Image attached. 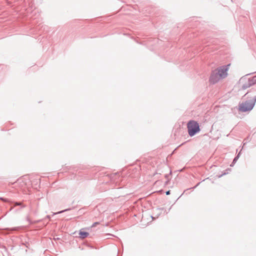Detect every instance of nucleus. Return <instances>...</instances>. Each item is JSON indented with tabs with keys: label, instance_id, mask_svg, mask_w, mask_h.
I'll use <instances>...</instances> for the list:
<instances>
[{
	"label": "nucleus",
	"instance_id": "11",
	"mask_svg": "<svg viewBox=\"0 0 256 256\" xmlns=\"http://www.w3.org/2000/svg\"><path fill=\"white\" fill-rule=\"evenodd\" d=\"M100 224V222H95L94 223L92 224V227H94L96 226V225L98 224Z\"/></svg>",
	"mask_w": 256,
	"mask_h": 256
},
{
	"label": "nucleus",
	"instance_id": "7",
	"mask_svg": "<svg viewBox=\"0 0 256 256\" xmlns=\"http://www.w3.org/2000/svg\"><path fill=\"white\" fill-rule=\"evenodd\" d=\"M238 158H234V159L233 160V161L232 162V164H230V166H233L234 165V164L236 162V161L238 160Z\"/></svg>",
	"mask_w": 256,
	"mask_h": 256
},
{
	"label": "nucleus",
	"instance_id": "18",
	"mask_svg": "<svg viewBox=\"0 0 256 256\" xmlns=\"http://www.w3.org/2000/svg\"><path fill=\"white\" fill-rule=\"evenodd\" d=\"M14 230H17V228H13Z\"/></svg>",
	"mask_w": 256,
	"mask_h": 256
},
{
	"label": "nucleus",
	"instance_id": "3",
	"mask_svg": "<svg viewBox=\"0 0 256 256\" xmlns=\"http://www.w3.org/2000/svg\"><path fill=\"white\" fill-rule=\"evenodd\" d=\"M188 134L192 136L198 132L200 130L198 123L193 120H190L187 124Z\"/></svg>",
	"mask_w": 256,
	"mask_h": 256
},
{
	"label": "nucleus",
	"instance_id": "12",
	"mask_svg": "<svg viewBox=\"0 0 256 256\" xmlns=\"http://www.w3.org/2000/svg\"><path fill=\"white\" fill-rule=\"evenodd\" d=\"M252 82H254V84H256V76L253 78L252 79Z\"/></svg>",
	"mask_w": 256,
	"mask_h": 256
},
{
	"label": "nucleus",
	"instance_id": "1",
	"mask_svg": "<svg viewBox=\"0 0 256 256\" xmlns=\"http://www.w3.org/2000/svg\"><path fill=\"white\" fill-rule=\"evenodd\" d=\"M254 91L248 92L245 94L247 100H243L238 104V110L242 112L250 111L254 107L256 102V94H254Z\"/></svg>",
	"mask_w": 256,
	"mask_h": 256
},
{
	"label": "nucleus",
	"instance_id": "13",
	"mask_svg": "<svg viewBox=\"0 0 256 256\" xmlns=\"http://www.w3.org/2000/svg\"><path fill=\"white\" fill-rule=\"evenodd\" d=\"M0 200H2L5 202H8V200L7 199V198H0Z\"/></svg>",
	"mask_w": 256,
	"mask_h": 256
},
{
	"label": "nucleus",
	"instance_id": "6",
	"mask_svg": "<svg viewBox=\"0 0 256 256\" xmlns=\"http://www.w3.org/2000/svg\"><path fill=\"white\" fill-rule=\"evenodd\" d=\"M14 206H21L22 208H24L26 207V206L23 205L22 202H14Z\"/></svg>",
	"mask_w": 256,
	"mask_h": 256
},
{
	"label": "nucleus",
	"instance_id": "19",
	"mask_svg": "<svg viewBox=\"0 0 256 256\" xmlns=\"http://www.w3.org/2000/svg\"><path fill=\"white\" fill-rule=\"evenodd\" d=\"M160 210H164V208H159Z\"/></svg>",
	"mask_w": 256,
	"mask_h": 256
},
{
	"label": "nucleus",
	"instance_id": "2",
	"mask_svg": "<svg viewBox=\"0 0 256 256\" xmlns=\"http://www.w3.org/2000/svg\"><path fill=\"white\" fill-rule=\"evenodd\" d=\"M229 66L230 64L221 66L212 70L210 78V82L214 84L220 80L225 78L228 75L227 72Z\"/></svg>",
	"mask_w": 256,
	"mask_h": 256
},
{
	"label": "nucleus",
	"instance_id": "14",
	"mask_svg": "<svg viewBox=\"0 0 256 256\" xmlns=\"http://www.w3.org/2000/svg\"><path fill=\"white\" fill-rule=\"evenodd\" d=\"M240 152H239L238 154H237V156L235 158H237L238 159V158L240 156Z\"/></svg>",
	"mask_w": 256,
	"mask_h": 256
},
{
	"label": "nucleus",
	"instance_id": "5",
	"mask_svg": "<svg viewBox=\"0 0 256 256\" xmlns=\"http://www.w3.org/2000/svg\"><path fill=\"white\" fill-rule=\"evenodd\" d=\"M80 238H84L88 236L89 235L88 232L80 230L79 232Z\"/></svg>",
	"mask_w": 256,
	"mask_h": 256
},
{
	"label": "nucleus",
	"instance_id": "15",
	"mask_svg": "<svg viewBox=\"0 0 256 256\" xmlns=\"http://www.w3.org/2000/svg\"><path fill=\"white\" fill-rule=\"evenodd\" d=\"M166 195H169L170 194V190H168L166 192Z\"/></svg>",
	"mask_w": 256,
	"mask_h": 256
},
{
	"label": "nucleus",
	"instance_id": "4",
	"mask_svg": "<svg viewBox=\"0 0 256 256\" xmlns=\"http://www.w3.org/2000/svg\"><path fill=\"white\" fill-rule=\"evenodd\" d=\"M253 84L254 82H252V79H249L242 86V88L243 90H246Z\"/></svg>",
	"mask_w": 256,
	"mask_h": 256
},
{
	"label": "nucleus",
	"instance_id": "9",
	"mask_svg": "<svg viewBox=\"0 0 256 256\" xmlns=\"http://www.w3.org/2000/svg\"><path fill=\"white\" fill-rule=\"evenodd\" d=\"M171 174V172H170V174H166L165 175L166 178L168 180V181L166 182V184H167L169 180V177L170 174Z\"/></svg>",
	"mask_w": 256,
	"mask_h": 256
},
{
	"label": "nucleus",
	"instance_id": "10",
	"mask_svg": "<svg viewBox=\"0 0 256 256\" xmlns=\"http://www.w3.org/2000/svg\"><path fill=\"white\" fill-rule=\"evenodd\" d=\"M226 171L227 172H224V174H222L220 175L218 177H219V178H220V177H222V176L225 175V174H228V171H230V169L228 168V169L226 170Z\"/></svg>",
	"mask_w": 256,
	"mask_h": 256
},
{
	"label": "nucleus",
	"instance_id": "16",
	"mask_svg": "<svg viewBox=\"0 0 256 256\" xmlns=\"http://www.w3.org/2000/svg\"><path fill=\"white\" fill-rule=\"evenodd\" d=\"M200 184V182H198V184L196 186H194V187L192 188H196L198 185H199Z\"/></svg>",
	"mask_w": 256,
	"mask_h": 256
},
{
	"label": "nucleus",
	"instance_id": "8",
	"mask_svg": "<svg viewBox=\"0 0 256 256\" xmlns=\"http://www.w3.org/2000/svg\"><path fill=\"white\" fill-rule=\"evenodd\" d=\"M70 210V208H67V209H66V210L60 211V212H58L54 213V214H61V213H62V212H64L68 211V210Z\"/></svg>",
	"mask_w": 256,
	"mask_h": 256
},
{
	"label": "nucleus",
	"instance_id": "17",
	"mask_svg": "<svg viewBox=\"0 0 256 256\" xmlns=\"http://www.w3.org/2000/svg\"><path fill=\"white\" fill-rule=\"evenodd\" d=\"M46 218H48V219H50V216H46Z\"/></svg>",
	"mask_w": 256,
	"mask_h": 256
}]
</instances>
